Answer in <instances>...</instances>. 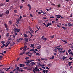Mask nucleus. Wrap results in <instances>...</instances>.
<instances>
[{"label":"nucleus","mask_w":73,"mask_h":73,"mask_svg":"<svg viewBox=\"0 0 73 73\" xmlns=\"http://www.w3.org/2000/svg\"><path fill=\"white\" fill-rule=\"evenodd\" d=\"M19 67H17L16 68L17 70H19Z\"/></svg>","instance_id":"3c124183"},{"label":"nucleus","mask_w":73,"mask_h":73,"mask_svg":"<svg viewBox=\"0 0 73 73\" xmlns=\"http://www.w3.org/2000/svg\"><path fill=\"white\" fill-rule=\"evenodd\" d=\"M54 56H52V57H50L49 58V59H54Z\"/></svg>","instance_id":"aec40b11"},{"label":"nucleus","mask_w":73,"mask_h":73,"mask_svg":"<svg viewBox=\"0 0 73 73\" xmlns=\"http://www.w3.org/2000/svg\"><path fill=\"white\" fill-rule=\"evenodd\" d=\"M25 42H28V39L27 38H25Z\"/></svg>","instance_id":"f3484780"},{"label":"nucleus","mask_w":73,"mask_h":73,"mask_svg":"<svg viewBox=\"0 0 73 73\" xmlns=\"http://www.w3.org/2000/svg\"><path fill=\"white\" fill-rule=\"evenodd\" d=\"M70 54H71L72 56H73V52H70Z\"/></svg>","instance_id":"4d7b16f0"},{"label":"nucleus","mask_w":73,"mask_h":73,"mask_svg":"<svg viewBox=\"0 0 73 73\" xmlns=\"http://www.w3.org/2000/svg\"><path fill=\"white\" fill-rule=\"evenodd\" d=\"M29 57H26V58H25V59H29Z\"/></svg>","instance_id":"09e8293b"},{"label":"nucleus","mask_w":73,"mask_h":73,"mask_svg":"<svg viewBox=\"0 0 73 73\" xmlns=\"http://www.w3.org/2000/svg\"><path fill=\"white\" fill-rule=\"evenodd\" d=\"M65 52V50H62V51H60V53H64Z\"/></svg>","instance_id":"b1692460"},{"label":"nucleus","mask_w":73,"mask_h":73,"mask_svg":"<svg viewBox=\"0 0 73 73\" xmlns=\"http://www.w3.org/2000/svg\"><path fill=\"white\" fill-rule=\"evenodd\" d=\"M20 20V19H17V24H19V23H20L19 21Z\"/></svg>","instance_id":"ddd939ff"},{"label":"nucleus","mask_w":73,"mask_h":73,"mask_svg":"<svg viewBox=\"0 0 73 73\" xmlns=\"http://www.w3.org/2000/svg\"><path fill=\"white\" fill-rule=\"evenodd\" d=\"M48 65L49 66H52L51 63H49V64H48Z\"/></svg>","instance_id":"6ab92c4d"},{"label":"nucleus","mask_w":73,"mask_h":73,"mask_svg":"<svg viewBox=\"0 0 73 73\" xmlns=\"http://www.w3.org/2000/svg\"><path fill=\"white\" fill-rule=\"evenodd\" d=\"M25 52H23L22 53H20V55H23V54H25Z\"/></svg>","instance_id":"cd10ccee"},{"label":"nucleus","mask_w":73,"mask_h":73,"mask_svg":"<svg viewBox=\"0 0 73 73\" xmlns=\"http://www.w3.org/2000/svg\"><path fill=\"white\" fill-rule=\"evenodd\" d=\"M19 72H23L24 70L23 69H19Z\"/></svg>","instance_id":"5701e85b"},{"label":"nucleus","mask_w":73,"mask_h":73,"mask_svg":"<svg viewBox=\"0 0 73 73\" xmlns=\"http://www.w3.org/2000/svg\"><path fill=\"white\" fill-rule=\"evenodd\" d=\"M33 72L34 73H36L37 72H39L38 73H41V72H40L39 69L38 68V67H35L34 70H33Z\"/></svg>","instance_id":"f257e3e1"},{"label":"nucleus","mask_w":73,"mask_h":73,"mask_svg":"<svg viewBox=\"0 0 73 73\" xmlns=\"http://www.w3.org/2000/svg\"><path fill=\"white\" fill-rule=\"evenodd\" d=\"M29 54H30V52H27L26 54H27V55H28V56H29V57H31L32 56L31 55H29Z\"/></svg>","instance_id":"1a4fd4ad"},{"label":"nucleus","mask_w":73,"mask_h":73,"mask_svg":"<svg viewBox=\"0 0 73 73\" xmlns=\"http://www.w3.org/2000/svg\"><path fill=\"white\" fill-rule=\"evenodd\" d=\"M2 58H3V56H0V60H2Z\"/></svg>","instance_id":"c03bdc74"},{"label":"nucleus","mask_w":73,"mask_h":73,"mask_svg":"<svg viewBox=\"0 0 73 73\" xmlns=\"http://www.w3.org/2000/svg\"><path fill=\"white\" fill-rule=\"evenodd\" d=\"M24 69H27V67H25L24 68Z\"/></svg>","instance_id":"0e129e2a"},{"label":"nucleus","mask_w":73,"mask_h":73,"mask_svg":"<svg viewBox=\"0 0 73 73\" xmlns=\"http://www.w3.org/2000/svg\"><path fill=\"white\" fill-rule=\"evenodd\" d=\"M4 71H1V72H0V73H4Z\"/></svg>","instance_id":"603ef678"},{"label":"nucleus","mask_w":73,"mask_h":73,"mask_svg":"<svg viewBox=\"0 0 73 73\" xmlns=\"http://www.w3.org/2000/svg\"><path fill=\"white\" fill-rule=\"evenodd\" d=\"M4 25L5 26V28H7V27H8V25H7V24L6 23H5Z\"/></svg>","instance_id":"4468645a"},{"label":"nucleus","mask_w":73,"mask_h":73,"mask_svg":"<svg viewBox=\"0 0 73 73\" xmlns=\"http://www.w3.org/2000/svg\"><path fill=\"white\" fill-rule=\"evenodd\" d=\"M9 44V42H8V44H7L6 45H5V47H7V46H8V44Z\"/></svg>","instance_id":"58836bf2"},{"label":"nucleus","mask_w":73,"mask_h":73,"mask_svg":"<svg viewBox=\"0 0 73 73\" xmlns=\"http://www.w3.org/2000/svg\"><path fill=\"white\" fill-rule=\"evenodd\" d=\"M15 44V42H13L12 44H10V46H12L13 45H14Z\"/></svg>","instance_id":"dca6fc26"},{"label":"nucleus","mask_w":73,"mask_h":73,"mask_svg":"<svg viewBox=\"0 0 73 73\" xmlns=\"http://www.w3.org/2000/svg\"><path fill=\"white\" fill-rule=\"evenodd\" d=\"M17 28H15L14 32V33H15V35H17Z\"/></svg>","instance_id":"423d86ee"},{"label":"nucleus","mask_w":73,"mask_h":73,"mask_svg":"<svg viewBox=\"0 0 73 73\" xmlns=\"http://www.w3.org/2000/svg\"><path fill=\"white\" fill-rule=\"evenodd\" d=\"M56 18H61L62 19H64V18L63 17H62L61 16V15H56Z\"/></svg>","instance_id":"20e7f679"},{"label":"nucleus","mask_w":73,"mask_h":73,"mask_svg":"<svg viewBox=\"0 0 73 73\" xmlns=\"http://www.w3.org/2000/svg\"><path fill=\"white\" fill-rule=\"evenodd\" d=\"M27 47V46H26V45H25V51L26 50V49Z\"/></svg>","instance_id":"79ce46f5"},{"label":"nucleus","mask_w":73,"mask_h":73,"mask_svg":"<svg viewBox=\"0 0 73 73\" xmlns=\"http://www.w3.org/2000/svg\"><path fill=\"white\" fill-rule=\"evenodd\" d=\"M31 61V60L29 59L28 60H26V62H25V63L27 64H29V63H30Z\"/></svg>","instance_id":"7ed1b4c3"},{"label":"nucleus","mask_w":73,"mask_h":73,"mask_svg":"<svg viewBox=\"0 0 73 73\" xmlns=\"http://www.w3.org/2000/svg\"><path fill=\"white\" fill-rule=\"evenodd\" d=\"M54 35H53L52 36H51V37H52V38H54Z\"/></svg>","instance_id":"864d4df0"},{"label":"nucleus","mask_w":73,"mask_h":73,"mask_svg":"<svg viewBox=\"0 0 73 73\" xmlns=\"http://www.w3.org/2000/svg\"><path fill=\"white\" fill-rule=\"evenodd\" d=\"M22 18V17L21 16H20V17H19V19H20L19 20H20V21H21V19Z\"/></svg>","instance_id":"8fccbe9b"},{"label":"nucleus","mask_w":73,"mask_h":73,"mask_svg":"<svg viewBox=\"0 0 73 73\" xmlns=\"http://www.w3.org/2000/svg\"><path fill=\"white\" fill-rule=\"evenodd\" d=\"M9 11L7 10L5 12V13H6V14H8L9 13Z\"/></svg>","instance_id":"4be33fe9"},{"label":"nucleus","mask_w":73,"mask_h":73,"mask_svg":"<svg viewBox=\"0 0 73 73\" xmlns=\"http://www.w3.org/2000/svg\"><path fill=\"white\" fill-rule=\"evenodd\" d=\"M19 7L20 8H21L23 7V6H21V5L19 6Z\"/></svg>","instance_id":"338daca9"},{"label":"nucleus","mask_w":73,"mask_h":73,"mask_svg":"<svg viewBox=\"0 0 73 73\" xmlns=\"http://www.w3.org/2000/svg\"><path fill=\"white\" fill-rule=\"evenodd\" d=\"M62 28L64 29V30H65L67 29L66 27H62Z\"/></svg>","instance_id":"7c9ffc66"},{"label":"nucleus","mask_w":73,"mask_h":73,"mask_svg":"<svg viewBox=\"0 0 73 73\" xmlns=\"http://www.w3.org/2000/svg\"><path fill=\"white\" fill-rule=\"evenodd\" d=\"M25 65L24 64H22V67H23V66H25Z\"/></svg>","instance_id":"13d9d810"},{"label":"nucleus","mask_w":73,"mask_h":73,"mask_svg":"<svg viewBox=\"0 0 73 73\" xmlns=\"http://www.w3.org/2000/svg\"><path fill=\"white\" fill-rule=\"evenodd\" d=\"M19 66L20 67H22V64H20Z\"/></svg>","instance_id":"69168bd1"},{"label":"nucleus","mask_w":73,"mask_h":73,"mask_svg":"<svg viewBox=\"0 0 73 73\" xmlns=\"http://www.w3.org/2000/svg\"><path fill=\"white\" fill-rule=\"evenodd\" d=\"M27 6L29 7V10H31V6L30 4H28L27 5Z\"/></svg>","instance_id":"0eeeda50"},{"label":"nucleus","mask_w":73,"mask_h":73,"mask_svg":"<svg viewBox=\"0 0 73 73\" xmlns=\"http://www.w3.org/2000/svg\"><path fill=\"white\" fill-rule=\"evenodd\" d=\"M67 57H66V56H63L62 59L63 60H64L66 58H67Z\"/></svg>","instance_id":"393cba45"},{"label":"nucleus","mask_w":73,"mask_h":73,"mask_svg":"<svg viewBox=\"0 0 73 73\" xmlns=\"http://www.w3.org/2000/svg\"><path fill=\"white\" fill-rule=\"evenodd\" d=\"M46 69H48V70L49 69V68L48 67H46Z\"/></svg>","instance_id":"de8ad7c7"},{"label":"nucleus","mask_w":73,"mask_h":73,"mask_svg":"<svg viewBox=\"0 0 73 73\" xmlns=\"http://www.w3.org/2000/svg\"><path fill=\"white\" fill-rule=\"evenodd\" d=\"M29 67H27V70H31L32 69L31 67H30L29 66Z\"/></svg>","instance_id":"9d476101"},{"label":"nucleus","mask_w":73,"mask_h":73,"mask_svg":"<svg viewBox=\"0 0 73 73\" xmlns=\"http://www.w3.org/2000/svg\"><path fill=\"white\" fill-rule=\"evenodd\" d=\"M4 46H5V44H3L1 46V48H3V47H4Z\"/></svg>","instance_id":"473e14b6"},{"label":"nucleus","mask_w":73,"mask_h":73,"mask_svg":"<svg viewBox=\"0 0 73 73\" xmlns=\"http://www.w3.org/2000/svg\"><path fill=\"white\" fill-rule=\"evenodd\" d=\"M43 39L44 40H47V39L46 38H44Z\"/></svg>","instance_id":"a19ab883"},{"label":"nucleus","mask_w":73,"mask_h":73,"mask_svg":"<svg viewBox=\"0 0 73 73\" xmlns=\"http://www.w3.org/2000/svg\"><path fill=\"white\" fill-rule=\"evenodd\" d=\"M1 43L3 44H4V43H5V41H2L1 42Z\"/></svg>","instance_id":"72a5a7b5"},{"label":"nucleus","mask_w":73,"mask_h":73,"mask_svg":"<svg viewBox=\"0 0 73 73\" xmlns=\"http://www.w3.org/2000/svg\"><path fill=\"white\" fill-rule=\"evenodd\" d=\"M23 52H25V51H26V50L25 48V46H24V47L23 49Z\"/></svg>","instance_id":"ea45409f"},{"label":"nucleus","mask_w":73,"mask_h":73,"mask_svg":"<svg viewBox=\"0 0 73 73\" xmlns=\"http://www.w3.org/2000/svg\"><path fill=\"white\" fill-rule=\"evenodd\" d=\"M12 22L11 21H10V25H11V24H12Z\"/></svg>","instance_id":"e2e57ef3"},{"label":"nucleus","mask_w":73,"mask_h":73,"mask_svg":"<svg viewBox=\"0 0 73 73\" xmlns=\"http://www.w3.org/2000/svg\"><path fill=\"white\" fill-rule=\"evenodd\" d=\"M20 31V29H19V28L17 29V32H19Z\"/></svg>","instance_id":"4c0bfd02"},{"label":"nucleus","mask_w":73,"mask_h":73,"mask_svg":"<svg viewBox=\"0 0 73 73\" xmlns=\"http://www.w3.org/2000/svg\"><path fill=\"white\" fill-rule=\"evenodd\" d=\"M60 48L58 47L57 48V49L58 50H60Z\"/></svg>","instance_id":"680f3d73"},{"label":"nucleus","mask_w":73,"mask_h":73,"mask_svg":"<svg viewBox=\"0 0 73 73\" xmlns=\"http://www.w3.org/2000/svg\"><path fill=\"white\" fill-rule=\"evenodd\" d=\"M54 50L56 52H57V49H56V48H55Z\"/></svg>","instance_id":"37998d69"},{"label":"nucleus","mask_w":73,"mask_h":73,"mask_svg":"<svg viewBox=\"0 0 73 73\" xmlns=\"http://www.w3.org/2000/svg\"><path fill=\"white\" fill-rule=\"evenodd\" d=\"M36 54L37 56H40V54L39 53H36Z\"/></svg>","instance_id":"c9c22d12"},{"label":"nucleus","mask_w":73,"mask_h":73,"mask_svg":"<svg viewBox=\"0 0 73 73\" xmlns=\"http://www.w3.org/2000/svg\"><path fill=\"white\" fill-rule=\"evenodd\" d=\"M31 47H33V48H35V45L34 44H31V46H30Z\"/></svg>","instance_id":"f8f14e48"},{"label":"nucleus","mask_w":73,"mask_h":73,"mask_svg":"<svg viewBox=\"0 0 73 73\" xmlns=\"http://www.w3.org/2000/svg\"><path fill=\"white\" fill-rule=\"evenodd\" d=\"M73 63V62H68V64H71V63Z\"/></svg>","instance_id":"052dcab7"},{"label":"nucleus","mask_w":73,"mask_h":73,"mask_svg":"<svg viewBox=\"0 0 73 73\" xmlns=\"http://www.w3.org/2000/svg\"><path fill=\"white\" fill-rule=\"evenodd\" d=\"M14 11L15 12V13H17V10H14Z\"/></svg>","instance_id":"6e6d98bb"},{"label":"nucleus","mask_w":73,"mask_h":73,"mask_svg":"<svg viewBox=\"0 0 73 73\" xmlns=\"http://www.w3.org/2000/svg\"><path fill=\"white\" fill-rule=\"evenodd\" d=\"M51 8H49V9H47V8H46V10L47 11H50L51 10Z\"/></svg>","instance_id":"c756f323"},{"label":"nucleus","mask_w":73,"mask_h":73,"mask_svg":"<svg viewBox=\"0 0 73 73\" xmlns=\"http://www.w3.org/2000/svg\"><path fill=\"white\" fill-rule=\"evenodd\" d=\"M34 48H33V49H31L30 50L31 51H34Z\"/></svg>","instance_id":"49530a36"},{"label":"nucleus","mask_w":73,"mask_h":73,"mask_svg":"<svg viewBox=\"0 0 73 73\" xmlns=\"http://www.w3.org/2000/svg\"><path fill=\"white\" fill-rule=\"evenodd\" d=\"M29 29H30V31L31 32V33H33L34 32V31L33 29H31V28H29Z\"/></svg>","instance_id":"6e6552de"},{"label":"nucleus","mask_w":73,"mask_h":73,"mask_svg":"<svg viewBox=\"0 0 73 73\" xmlns=\"http://www.w3.org/2000/svg\"><path fill=\"white\" fill-rule=\"evenodd\" d=\"M9 33H7L6 35V37H8L9 36Z\"/></svg>","instance_id":"c85d7f7f"},{"label":"nucleus","mask_w":73,"mask_h":73,"mask_svg":"<svg viewBox=\"0 0 73 73\" xmlns=\"http://www.w3.org/2000/svg\"><path fill=\"white\" fill-rule=\"evenodd\" d=\"M3 15L2 14L0 13V17H3Z\"/></svg>","instance_id":"2f4dec72"},{"label":"nucleus","mask_w":73,"mask_h":73,"mask_svg":"<svg viewBox=\"0 0 73 73\" xmlns=\"http://www.w3.org/2000/svg\"><path fill=\"white\" fill-rule=\"evenodd\" d=\"M24 37H27V35H26V34H24Z\"/></svg>","instance_id":"f704fd0d"},{"label":"nucleus","mask_w":73,"mask_h":73,"mask_svg":"<svg viewBox=\"0 0 73 73\" xmlns=\"http://www.w3.org/2000/svg\"><path fill=\"white\" fill-rule=\"evenodd\" d=\"M43 15H44V16H46V12H43Z\"/></svg>","instance_id":"a878e982"},{"label":"nucleus","mask_w":73,"mask_h":73,"mask_svg":"<svg viewBox=\"0 0 73 73\" xmlns=\"http://www.w3.org/2000/svg\"><path fill=\"white\" fill-rule=\"evenodd\" d=\"M23 38H20L19 39H17V42H20L21 41V40H23Z\"/></svg>","instance_id":"39448f33"},{"label":"nucleus","mask_w":73,"mask_h":73,"mask_svg":"<svg viewBox=\"0 0 73 73\" xmlns=\"http://www.w3.org/2000/svg\"><path fill=\"white\" fill-rule=\"evenodd\" d=\"M62 42H65V43H67V42L65 40H62Z\"/></svg>","instance_id":"e433bc0d"},{"label":"nucleus","mask_w":73,"mask_h":73,"mask_svg":"<svg viewBox=\"0 0 73 73\" xmlns=\"http://www.w3.org/2000/svg\"><path fill=\"white\" fill-rule=\"evenodd\" d=\"M31 61L30 63L29 64V66H33L35 65V63L34 62H31Z\"/></svg>","instance_id":"f03ea898"},{"label":"nucleus","mask_w":73,"mask_h":73,"mask_svg":"<svg viewBox=\"0 0 73 73\" xmlns=\"http://www.w3.org/2000/svg\"><path fill=\"white\" fill-rule=\"evenodd\" d=\"M69 59L70 60H72V59H73V57H72V58L71 57H70Z\"/></svg>","instance_id":"a18cd8bd"},{"label":"nucleus","mask_w":73,"mask_h":73,"mask_svg":"<svg viewBox=\"0 0 73 73\" xmlns=\"http://www.w3.org/2000/svg\"><path fill=\"white\" fill-rule=\"evenodd\" d=\"M41 48V47L40 46H38L37 49H40Z\"/></svg>","instance_id":"bb28decb"},{"label":"nucleus","mask_w":73,"mask_h":73,"mask_svg":"<svg viewBox=\"0 0 73 73\" xmlns=\"http://www.w3.org/2000/svg\"><path fill=\"white\" fill-rule=\"evenodd\" d=\"M47 26H48H48H51V25H52V23H49V22H48L47 23Z\"/></svg>","instance_id":"9b49d317"},{"label":"nucleus","mask_w":73,"mask_h":73,"mask_svg":"<svg viewBox=\"0 0 73 73\" xmlns=\"http://www.w3.org/2000/svg\"><path fill=\"white\" fill-rule=\"evenodd\" d=\"M71 48L72 49V50H73V46H71Z\"/></svg>","instance_id":"774afa93"},{"label":"nucleus","mask_w":73,"mask_h":73,"mask_svg":"<svg viewBox=\"0 0 73 73\" xmlns=\"http://www.w3.org/2000/svg\"><path fill=\"white\" fill-rule=\"evenodd\" d=\"M71 51V49H69L68 50V52H70Z\"/></svg>","instance_id":"5fc2aeb1"},{"label":"nucleus","mask_w":73,"mask_h":73,"mask_svg":"<svg viewBox=\"0 0 73 73\" xmlns=\"http://www.w3.org/2000/svg\"><path fill=\"white\" fill-rule=\"evenodd\" d=\"M57 6L58 8H60L61 7L60 4H58V5H57Z\"/></svg>","instance_id":"a211bd4d"},{"label":"nucleus","mask_w":73,"mask_h":73,"mask_svg":"<svg viewBox=\"0 0 73 73\" xmlns=\"http://www.w3.org/2000/svg\"><path fill=\"white\" fill-rule=\"evenodd\" d=\"M0 54H2L3 56H4V54L3 53V52L2 53H0Z\"/></svg>","instance_id":"bf43d9fd"},{"label":"nucleus","mask_w":73,"mask_h":73,"mask_svg":"<svg viewBox=\"0 0 73 73\" xmlns=\"http://www.w3.org/2000/svg\"><path fill=\"white\" fill-rule=\"evenodd\" d=\"M9 68H5V70H6V71H8V70H9Z\"/></svg>","instance_id":"412c9836"},{"label":"nucleus","mask_w":73,"mask_h":73,"mask_svg":"<svg viewBox=\"0 0 73 73\" xmlns=\"http://www.w3.org/2000/svg\"><path fill=\"white\" fill-rule=\"evenodd\" d=\"M72 26V24H71V23H68V26L69 27H70L71 26Z\"/></svg>","instance_id":"2eb2a0df"}]
</instances>
